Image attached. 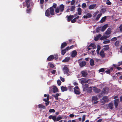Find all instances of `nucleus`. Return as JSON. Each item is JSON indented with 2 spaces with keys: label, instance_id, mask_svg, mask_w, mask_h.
<instances>
[{
  "label": "nucleus",
  "instance_id": "obj_10",
  "mask_svg": "<svg viewBox=\"0 0 122 122\" xmlns=\"http://www.w3.org/2000/svg\"><path fill=\"white\" fill-rule=\"evenodd\" d=\"M80 66L81 67L84 66L86 64V62L84 61H82L81 62H78Z\"/></svg>",
  "mask_w": 122,
  "mask_h": 122
},
{
  "label": "nucleus",
  "instance_id": "obj_43",
  "mask_svg": "<svg viewBox=\"0 0 122 122\" xmlns=\"http://www.w3.org/2000/svg\"><path fill=\"white\" fill-rule=\"evenodd\" d=\"M88 18H90L92 17V15L90 13H88L87 14Z\"/></svg>",
  "mask_w": 122,
  "mask_h": 122
},
{
  "label": "nucleus",
  "instance_id": "obj_25",
  "mask_svg": "<svg viewBox=\"0 0 122 122\" xmlns=\"http://www.w3.org/2000/svg\"><path fill=\"white\" fill-rule=\"evenodd\" d=\"M88 84H85L83 86V91H86L88 88Z\"/></svg>",
  "mask_w": 122,
  "mask_h": 122
},
{
  "label": "nucleus",
  "instance_id": "obj_14",
  "mask_svg": "<svg viewBox=\"0 0 122 122\" xmlns=\"http://www.w3.org/2000/svg\"><path fill=\"white\" fill-rule=\"evenodd\" d=\"M60 12H62L64 9V6L63 4H61L60 5L59 8Z\"/></svg>",
  "mask_w": 122,
  "mask_h": 122
},
{
  "label": "nucleus",
  "instance_id": "obj_38",
  "mask_svg": "<svg viewBox=\"0 0 122 122\" xmlns=\"http://www.w3.org/2000/svg\"><path fill=\"white\" fill-rule=\"evenodd\" d=\"M105 68H101L99 70V72L100 73L101 72H103L105 71Z\"/></svg>",
  "mask_w": 122,
  "mask_h": 122
},
{
  "label": "nucleus",
  "instance_id": "obj_58",
  "mask_svg": "<svg viewBox=\"0 0 122 122\" xmlns=\"http://www.w3.org/2000/svg\"><path fill=\"white\" fill-rule=\"evenodd\" d=\"M117 39L116 37H114L112 38L111 40L112 41H116L117 40Z\"/></svg>",
  "mask_w": 122,
  "mask_h": 122
},
{
  "label": "nucleus",
  "instance_id": "obj_50",
  "mask_svg": "<svg viewBox=\"0 0 122 122\" xmlns=\"http://www.w3.org/2000/svg\"><path fill=\"white\" fill-rule=\"evenodd\" d=\"M56 117L55 116H53L52 119L54 121L56 120Z\"/></svg>",
  "mask_w": 122,
  "mask_h": 122
},
{
  "label": "nucleus",
  "instance_id": "obj_54",
  "mask_svg": "<svg viewBox=\"0 0 122 122\" xmlns=\"http://www.w3.org/2000/svg\"><path fill=\"white\" fill-rule=\"evenodd\" d=\"M101 30L100 27H98L96 29V31L97 32H99Z\"/></svg>",
  "mask_w": 122,
  "mask_h": 122
},
{
  "label": "nucleus",
  "instance_id": "obj_1",
  "mask_svg": "<svg viewBox=\"0 0 122 122\" xmlns=\"http://www.w3.org/2000/svg\"><path fill=\"white\" fill-rule=\"evenodd\" d=\"M50 14L51 15H54V9L52 7H51L47 9L45 12V15L46 16L52 17V16H50Z\"/></svg>",
  "mask_w": 122,
  "mask_h": 122
},
{
  "label": "nucleus",
  "instance_id": "obj_3",
  "mask_svg": "<svg viewBox=\"0 0 122 122\" xmlns=\"http://www.w3.org/2000/svg\"><path fill=\"white\" fill-rule=\"evenodd\" d=\"M91 47H92V48L93 49H94L96 48V46L94 44L91 43L87 47V50L88 51H89V50H91L92 48H90Z\"/></svg>",
  "mask_w": 122,
  "mask_h": 122
},
{
  "label": "nucleus",
  "instance_id": "obj_48",
  "mask_svg": "<svg viewBox=\"0 0 122 122\" xmlns=\"http://www.w3.org/2000/svg\"><path fill=\"white\" fill-rule=\"evenodd\" d=\"M106 4L108 5H111L112 3L109 0H107L106 1Z\"/></svg>",
  "mask_w": 122,
  "mask_h": 122
},
{
  "label": "nucleus",
  "instance_id": "obj_40",
  "mask_svg": "<svg viewBox=\"0 0 122 122\" xmlns=\"http://www.w3.org/2000/svg\"><path fill=\"white\" fill-rule=\"evenodd\" d=\"M82 7L83 8L86 7V4L85 3H83L81 5Z\"/></svg>",
  "mask_w": 122,
  "mask_h": 122
},
{
  "label": "nucleus",
  "instance_id": "obj_31",
  "mask_svg": "<svg viewBox=\"0 0 122 122\" xmlns=\"http://www.w3.org/2000/svg\"><path fill=\"white\" fill-rule=\"evenodd\" d=\"M102 13H100L96 17V20L97 21L98 20L99 18H100V17L102 15Z\"/></svg>",
  "mask_w": 122,
  "mask_h": 122
},
{
  "label": "nucleus",
  "instance_id": "obj_55",
  "mask_svg": "<svg viewBox=\"0 0 122 122\" xmlns=\"http://www.w3.org/2000/svg\"><path fill=\"white\" fill-rule=\"evenodd\" d=\"M52 96L54 97H58L59 96H60V94H59L57 93L56 94H55V95H53Z\"/></svg>",
  "mask_w": 122,
  "mask_h": 122
},
{
  "label": "nucleus",
  "instance_id": "obj_27",
  "mask_svg": "<svg viewBox=\"0 0 122 122\" xmlns=\"http://www.w3.org/2000/svg\"><path fill=\"white\" fill-rule=\"evenodd\" d=\"M90 65L91 66H93L94 65V61L92 59H91L90 61Z\"/></svg>",
  "mask_w": 122,
  "mask_h": 122
},
{
  "label": "nucleus",
  "instance_id": "obj_52",
  "mask_svg": "<svg viewBox=\"0 0 122 122\" xmlns=\"http://www.w3.org/2000/svg\"><path fill=\"white\" fill-rule=\"evenodd\" d=\"M62 118L61 117H58L56 119V121H58Z\"/></svg>",
  "mask_w": 122,
  "mask_h": 122
},
{
  "label": "nucleus",
  "instance_id": "obj_6",
  "mask_svg": "<svg viewBox=\"0 0 122 122\" xmlns=\"http://www.w3.org/2000/svg\"><path fill=\"white\" fill-rule=\"evenodd\" d=\"M63 71L64 73L66 74H68L69 71V68L67 66H65L63 67Z\"/></svg>",
  "mask_w": 122,
  "mask_h": 122
},
{
  "label": "nucleus",
  "instance_id": "obj_12",
  "mask_svg": "<svg viewBox=\"0 0 122 122\" xmlns=\"http://www.w3.org/2000/svg\"><path fill=\"white\" fill-rule=\"evenodd\" d=\"M119 102V99H116L114 100V105L115 108L117 107L118 106V103Z\"/></svg>",
  "mask_w": 122,
  "mask_h": 122
},
{
  "label": "nucleus",
  "instance_id": "obj_28",
  "mask_svg": "<svg viewBox=\"0 0 122 122\" xmlns=\"http://www.w3.org/2000/svg\"><path fill=\"white\" fill-rule=\"evenodd\" d=\"M111 32V31L110 30V28L108 29L105 32V34L107 35L110 34Z\"/></svg>",
  "mask_w": 122,
  "mask_h": 122
},
{
  "label": "nucleus",
  "instance_id": "obj_11",
  "mask_svg": "<svg viewBox=\"0 0 122 122\" xmlns=\"http://www.w3.org/2000/svg\"><path fill=\"white\" fill-rule=\"evenodd\" d=\"M67 44V43L66 42L62 43L61 46V50H62V49L64 48V47L66 46Z\"/></svg>",
  "mask_w": 122,
  "mask_h": 122
},
{
  "label": "nucleus",
  "instance_id": "obj_47",
  "mask_svg": "<svg viewBox=\"0 0 122 122\" xmlns=\"http://www.w3.org/2000/svg\"><path fill=\"white\" fill-rule=\"evenodd\" d=\"M86 118V115H84L82 116V122H84L85 121Z\"/></svg>",
  "mask_w": 122,
  "mask_h": 122
},
{
  "label": "nucleus",
  "instance_id": "obj_5",
  "mask_svg": "<svg viewBox=\"0 0 122 122\" xmlns=\"http://www.w3.org/2000/svg\"><path fill=\"white\" fill-rule=\"evenodd\" d=\"M98 100V98L96 96H94L92 97V100L93 102V103L94 104H97L98 101H96Z\"/></svg>",
  "mask_w": 122,
  "mask_h": 122
},
{
  "label": "nucleus",
  "instance_id": "obj_2",
  "mask_svg": "<svg viewBox=\"0 0 122 122\" xmlns=\"http://www.w3.org/2000/svg\"><path fill=\"white\" fill-rule=\"evenodd\" d=\"M74 91L75 93L77 95H79L81 94L80 91V89L77 86L75 87L74 88Z\"/></svg>",
  "mask_w": 122,
  "mask_h": 122
},
{
  "label": "nucleus",
  "instance_id": "obj_36",
  "mask_svg": "<svg viewBox=\"0 0 122 122\" xmlns=\"http://www.w3.org/2000/svg\"><path fill=\"white\" fill-rule=\"evenodd\" d=\"M101 49V47L99 45H98L97 46V53H99V51Z\"/></svg>",
  "mask_w": 122,
  "mask_h": 122
},
{
  "label": "nucleus",
  "instance_id": "obj_53",
  "mask_svg": "<svg viewBox=\"0 0 122 122\" xmlns=\"http://www.w3.org/2000/svg\"><path fill=\"white\" fill-rule=\"evenodd\" d=\"M75 0H72L71 2V4L72 5L75 3Z\"/></svg>",
  "mask_w": 122,
  "mask_h": 122
},
{
  "label": "nucleus",
  "instance_id": "obj_33",
  "mask_svg": "<svg viewBox=\"0 0 122 122\" xmlns=\"http://www.w3.org/2000/svg\"><path fill=\"white\" fill-rule=\"evenodd\" d=\"M38 107L40 108H42L44 109H45L46 107L45 106L42 105L41 104H40L38 105Z\"/></svg>",
  "mask_w": 122,
  "mask_h": 122
},
{
  "label": "nucleus",
  "instance_id": "obj_57",
  "mask_svg": "<svg viewBox=\"0 0 122 122\" xmlns=\"http://www.w3.org/2000/svg\"><path fill=\"white\" fill-rule=\"evenodd\" d=\"M49 66L53 68L55 67L54 65L52 64L51 63L49 65Z\"/></svg>",
  "mask_w": 122,
  "mask_h": 122
},
{
  "label": "nucleus",
  "instance_id": "obj_62",
  "mask_svg": "<svg viewBox=\"0 0 122 122\" xmlns=\"http://www.w3.org/2000/svg\"><path fill=\"white\" fill-rule=\"evenodd\" d=\"M76 21V19H75V18L73 19L71 21V22L72 23H74Z\"/></svg>",
  "mask_w": 122,
  "mask_h": 122
},
{
  "label": "nucleus",
  "instance_id": "obj_15",
  "mask_svg": "<svg viewBox=\"0 0 122 122\" xmlns=\"http://www.w3.org/2000/svg\"><path fill=\"white\" fill-rule=\"evenodd\" d=\"M30 0H25V2L26 7L27 8H29L30 7Z\"/></svg>",
  "mask_w": 122,
  "mask_h": 122
},
{
  "label": "nucleus",
  "instance_id": "obj_29",
  "mask_svg": "<svg viewBox=\"0 0 122 122\" xmlns=\"http://www.w3.org/2000/svg\"><path fill=\"white\" fill-rule=\"evenodd\" d=\"M106 18V16L103 17L100 20V22L101 23H102L104 22L105 21Z\"/></svg>",
  "mask_w": 122,
  "mask_h": 122
},
{
  "label": "nucleus",
  "instance_id": "obj_64",
  "mask_svg": "<svg viewBox=\"0 0 122 122\" xmlns=\"http://www.w3.org/2000/svg\"><path fill=\"white\" fill-rule=\"evenodd\" d=\"M56 71V70H53L52 71H51V73L52 74H55Z\"/></svg>",
  "mask_w": 122,
  "mask_h": 122
},
{
  "label": "nucleus",
  "instance_id": "obj_4",
  "mask_svg": "<svg viewBox=\"0 0 122 122\" xmlns=\"http://www.w3.org/2000/svg\"><path fill=\"white\" fill-rule=\"evenodd\" d=\"M81 79V83L82 84L84 83H87L90 80V79H87L86 78H83Z\"/></svg>",
  "mask_w": 122,
  "mask_h": 122
},
{
  "label": "nucleus",
  "instance_id": "obj_59",
  "mask_svg": "<svg viewBox=\"0 0 122 122\" xmlns=\"http://www.w3.org/2000/svg\"><path fill=\"white\" fill-rule=\"evenodd\" d=\"M74 47V45H72L70 47L68 46H67V47H69V48H68V50H70V49H72V48H73Z\"/></svg>",
  "mask_w": 122,
  "mask_h": 122
},
{
  "label": "nucleus",
  "instance_id": "obj_22",
  "mask_svg": "<svg viewBox=\"0 0 122 122\" xmlns=\"http://www.w3.org/2000/svg\"><path fill=\"white\" fill-rule=\"evenodd\" d=\"M70 59V58L69 57H66L65 59L62 61V62H66L68 61Z\"/></svg>",
  "mask_w": 122,
  "mask_h": 122
},
{
  "label": "nucleus",
  "instance_id": "obj_56",
  "mask_svg": "<svg viewBox=\"0 0 122 122\" xmlns=\"http://www.w3.org/2000/svg\"><path fill=\"white\" fill-rule=\"evenodd\" d=\"M60 79L61 80V81L62 82H64L65 81V79H64V78L62 77L61 76H60Z\"/></svg>",
  "mask_w": 122,
  "mask_h": 122
},
{
  "label": "nucleus",
  "instance_id": "obj_17",
  "mask_svg": "<svg viewBox=\"0 0 122 122\" xmlns=\"http://www.w3.org/2000/svg\"><path fill=\"white\" fill-rule=\"evenodd\" d=\"M54 56L53 55H51L49 56L47 58V60L49 61H51L53 60Z\"/></svg>",
  "mask_w": 122,
  "mask_h": 122
},
{
  "label": "nucleus",
  "instance_id": "obj_19",
  "mask_svg": "<svg viewBox=\"0 0 122 122\" xmlns=\"http://www.w3.org/2000/svg\"><path fill=\"white\" fill-rule=\"evenodd\" d=\"M69 47H67L65 49L61 50V53H65L67 51H68Z\"/></svg>",
  "mask_w": 122,
  "mask_h": 122
},
{
  "label": "nucleus",
  "instance_id": "obj_7",
  "mask_svg": "<svg viewBox=\"0 0 122 122\" xmlns=\"http://www.w3.org/2000/svg\"><path fill=\"white\" fill-rule=\"evenodd\" d=\"M103 91L102 92V93L107 94L109 91V89L107 87H105L103 89Z\"/></svg>",
  "mask_w": 122,
  "mask_h": 122
},
{
  "label": "nucleus",
  "instance_id": "obj_32",
  "mask_svg": "<svg viewBox=\"0 0 122 122\" xmlns=\"http://www.w3.org/2000/svg\"><path fill=\"white\" fill-rule=\"evenodd\" d=\"M92 87L90 86V87L89 88H88L86 91L88 93H90L92 92Z\"/></svg>",
  "mask_w": 122,
  "mask_h": 122
},
{
  "label": "nucleus",
  "instance_id": "obj_44",
  "mask_svg": "<svg viewBox=\"0 0 122 122\" xmlns=\"http://www.w3.org/2000/svg\"><path fill=\"white\" fill-rule=\"evenodd\" d=\"M49 112L50 113L54 112H55V110L54 109H50L49 110Z\"/></svg>",
  "mask_w": 122,
  "mask_h": 122
},
{
  "label": "nucleus",
  "instance_id": "obj_39",
  "mask_svg": "<svg viewBox=\"0 0 122 122\" xmlns=\"http://www.w3.org/2000/svg\"><path fill=\"white\" fill-rule=\"evenodd\" d=\"M75 6L74 5L72 6H71L70 8V10L71 11H73L75 10Z\"/></svg>",
  "mask_w": 122,
  "mask_h": 122
},
{
  "label": "nucleus",
  "instance_id": "obj_26",
  "mask_svg": "<svg viewBox=\"0 0 122 122\" xmlns=\"http://www.w3.org/2000/svg\"><path fill=\"white\" fill-rule=\"evenodd\" d=\"M73 86H68L67 89L70 91H73V89H74Z\"/></svg>",
  "mask_w": 122,
  "mask_h": 122
},
{
  "label": "nucleus",
  "instance_id": "obj_46",
  "mask_svg": "<svg viewBox=\"0 0 122 122\" xmlns=\"http://www.w3.org/2000/svg\"><path fill=\"white\" fill-rule=\"evenodd\" d=\"M105 72L107 74H110L111 72L110 70L108 69V70L105 71Z\"/></svg>",
  "mask_w": 122,
  "mask_h": 122
},
{
  "label": "nucleus",
  "instance_id": "obj_35",
  "mask_svg": "<svg viewBox=\"0 0 122 122\" xmlns=\"http://www.w3.org/2000/svg\"><path fill=\"white\" fill-rule=\"evenodd\" d=\"M113 104L112 103H110L108 105V107L111 109H112Z\"/></svg>",
  "mask_w": 122,
  "mask_h": 122
},
{
  "label": "nucleus",
  "instance_id": "obj_63",
  "mask_svg": "<svg viewBox=\"0 0 122 122\" xmlns=\"http://www.w3.org/2000/svg\"><path fill=\"white\" fill-rule=\"evenodd\" d=\"M122 65V61H121V62H119L118 63L117 66H120Z\"/></svg>",
  "mask_w": 122,
  "mask_h": 122
},
{
  "label": "nucleus",
  "instance_id": "obj_51",
  "mask_svg": "<svg viewBox=\"0 0 122 122\" xmlns=\"http://www.w3.org/2000/svg\"><path fill=\"white\" fill-rule=\"evenodd\" d=\"M119 43V42L118 41H117L115 42V45L117 46H118Z\"/></svg>",
  "mask_w": 122,
  "mask_h": 122
},
{
  "label": "nucleus",
  "instance_id": "obj_20",
  "mask_svg": "<svg viewBox=\"0 0 122 122\" xmlns=\"http://www.w3.org/2000/svg\"><path fill=\"white\" fill-rule=\"evenodd\" d=\"M108 25L107 24L104 25L102 28L101 31H104L108 27Z\"/></svg>",
  "mask_w": 122,
  "mask_h": 122
},
{
  "label": "nucleus",
  "instance_id": "obj_61",
  "mask_svg": "<svg viewBox=\"0 0 122 122\" xmlns=\"http://www.w3.org/2000/svg\"><path fill=\"white\" fill-rule=\"evenodd\" d=\"M105 54H99L101 56L102 58H103L105 56Z\"/></svg>",
  "mask_w": 122,
  "mask_h": 122
},
{
  "label": "nucleus",
  "instance_id": "obj_16",
  "mask_svg": "<svg viewBox=\"0 0 122 122\" xmlns=\"http://www.w3.org/2000/svg\"><path fill=\"white\" fill-rule=\"evenodd\" d=\"M61 88L62 92L67 91L68 90L67 87L63 86L61 87Z\"/></svg>",
  "mask_w": 122,
  "mask_h": 122
},
{
  "label": "nucleus",
  "instance_id": "obj_24",
  "mask_svg": "<svg viewBox=\"0 0 122 122\" xmlns=\"http://www.w3.org/2000/svg\"><path fill=\"white\" fill-rule=\"evenodd\" d=\"M102 99L105 102H107L109 101V99L107 96H105L103 97Z\"/></svg>",
  "mask_w": 122,
  "mask_h": 122
},
{
  "label": "nucleus",
  "instance_id": "obj_45",
  "mask_svg": "<svg viewBox=\"0 0 122 122\" xmlns=\"http://www.w3.org/2000/svg\"><path fill=\"white\" fill-rule=\"evenodd\" d=\"M26 11L27 13H30L31 11L30 9H28V8H27V9H26Z\"/></svg>",
  "mask_w": 122,
  "mask_h": 122
},
{
  "label": "nucleus",
  "instance_id": "obj_49",
  "mask_svg": "<svg viewBox=\"0 0 122 122\" xmlns=\"http://www.w3.org/2000/svg\"><path fill=\"white\" fill-rule=\"evenodd\" d=\"M110 42V41L109 40L105 41L103 42V43L104 44L108 43Z\"/></svg>",
  "mask_w": 122,
  "mask_h": 122
},
{
  "label": "nucleus",
  "instance_id": "obj_37",
  "mask_svg": "<svg viewBox=\"0 0 122 122\" xmlns=\"http://www.w3.org/2000/svg\"><path fill=\"white\" fill-rule=\"evenodd\" d=\"M109 49V47L108 46H104L103 50L104 51H106Z\"/></svg>",
  "mask_w": 122,
  "mask_h": 122
},
{
  "label": "nucleus",
  "instance_id": "obj_8",
  "mask_svg": "<svg viewBox=\"0 0 122 122\" xmlns=\"http://www.w3.org/2000/svg\"><path fill=\"white\" fill-rule=\"evenodd\" d=\"M81 73L82 76L84 77H86L88 73L86 71H81Z\"/></svg>",
  "mask_w": 122,
  "mask_h": 122
},
{
  "label": "nucleus",
  "instance_id": "obj_34",
  "mask_svg": "<svg viewBox=\"0 0 122 122\" xmlns=\"http://www.w3.org/2000/svg\"><path fill=\"white\" fill-rule=\"evenodd\" d=\"M78 13V15H81V9L80 8H78L77 9Z\"/></svg>",
  "mask_w": 122,
  "mask_h": 122
},
{
  "label": "nucleus",
  "instance_id": "obj_21",
  "mask_svg": "<svg viewBox=\"0 0 122 122\" xmlns=\"http://www.w3.org/2000/svg\"><path fill=\"white\" fill-rule=\"evenodd\" d=\"M52 91L54 93H55L57 92H58V88L56 86H54L53 87L52 89Z\"/></svg>",
  "mask_w": 122,
  "mask_h": 122
},
{
  "label": "nucleus",
  "instance_id": "obj_9",
  "mask_svg": "<svg viewBox=\"0 0 122 122\" xmlns=\"http://www.w3.org/2000/svg\"><path fill=\"white\" fill-rule=\"evenodd\" d=\"M66 17L67 18V20L68 22H70L71 20L74 18V16L73 15H67Z\"/></svg>",
  "mask_w": 122,
  "mask_h": 122
},
{
  "label": "nucleus",
  "instance_id": "obj_13",
  "mask_svg": "<svg viewBox=\"0 0 122 122\" xmlns=\"http://www.w3.org/2000/svg\"><path fill=\"white\" fill-rule=\"evenodd\" d=\"M93 90L96 93H98L100 92L101 91V90L100 89L96 88V87H94Z\"/></svg>",
  "mask_w": 122,
  "mask_h": 122
},
{
  "label": "nucleus",
  "instance_id": "obj_18",
  "mask_svg": "<svg viewBox=\"0 0 122 122\" xmlns=\"http://www.w3.org/2000/svg\"><path fill=\"white\" fill-rule=\"evenodd\" d=\"M96 6V4L91 5L89 6L88 8L90 10H92L94 9Z\"/></svg>",
  "mask_w": 122,
  "mask_h": 122
},
{
  "label": "nucleus",
  "instance_id": "obj_60",
  "mask_svg": "<svg viewBox=\"0 0 122 122\" xmlns=\"http://www.w3.org/2000/svg\"><path fill=\"white\" fill-rule=\"evenodd\" d=\"M119 28L120 30L121 31H122V24L120 25Z\"/></svg>",
  "mask_w": 122,
  "mask_h": 122
},
{
  "label": "nucleus",
  "instance_id": "obj_23",
  "mask_svg": "<svg viewBox=\"0 0 122 122\" xmlns=\"http://www.w3.org/2000/svg\"><path fill=\"white\" fill-rule=\"evenodd\" d=\"M101 36L102 35L101 34L98 35L94 39L95 41H97L101 37Z\"/></svg>",
  "mask_w": 122,
  "mask_h": 122
},
{
  "label": "nucleus",
  "instance_id": "obj_30",
  "mask_svg": "<svg viewBox=\"0 0 122 122\" xmlns=\"http://www.w3.org/2000/svg\"><path fill=\"white\" fill-rule=\"evenodd\" d=\"M49 94L47 95L46 99L44 98L43 99V100L46 102H47L49 100Z\"/></svg>",
  "mask_w": 122,
  "mask_h": 122
},
{
  "label": "nucleus",
  "instance_id": "obj_41",
  "mask_svg": "<svg viewBox=\"0 0 122 122\" xmlns=\"http://www.w3.org/2000/svg\"><path fill=\"white\" fill-rule=\"evenodd\" d=\"M60 11L58 7H57L55 10V11L56 13H58Z\"/></svg>",
  "mask_w": 122,
  "mask_h": 122
},
{
  "label": "nucleus",
  "instance_id": "obj_42",
  "mask_svg": "<svg viewBox=\"0 0 122 122\" xmlns=\"http://www.w3.org/2000/svg\"><path fill=\"white\" fill-rule=\"evenodd\" d=\"M57 83L58 85L59 86L61 85V82L60 80H58L57 81Z\"/></svg>",
  "mask_w": 122,
  "mask_h": 122
}]
</instances>
